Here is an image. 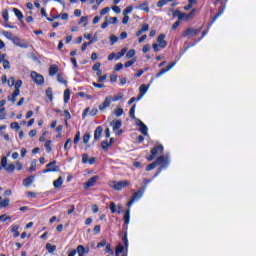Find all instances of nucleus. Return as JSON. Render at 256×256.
Listing matches in <instances>:
<instances>
[{
	"label": "nucleus",
	"instance_id": "1",
	"mask_svg": "<svg viewBox=\"0 0 256 256\" xmlns=\"http://www.w3.org/2000/svg\"><path fill=\"white\" fill-rule=\"evenodd\" d=\"M158 165H161V166L156 172V174L154 175V177H158L161 174V171H163V169H167V167H169V157L167 156L158 157L155 162L149 164L146 167V171H153V169H155V167H157Z\"/></svg>",
	"mask_w": 256,
	"mask_h": 256
},
{
	"label": "nucleus",
	"instance_id": "2",
	"mask_svg": "<svg viewBox=\"0 0 256 256\" xmlns=\"http://www.w3.org/2000/svg\"><path fill=\"white\" fill-rule=\"evenodd\" d=\"M145 189H147V187H144L141 190H139L133 194L132 198L130 199V201L127 204L128 207H131V205H133V203H135L136 201H139V199H141V197H143V195L145 193Z\"/></svg>",
	"mask_w": 256,
	"mask_h": 256
},
{
	"label": "nucleus",
	"instance_id": "3",
	"mask_svg": "<svg viewBox=\"0 0 256 256\" xmlns=\"http://www.w3.org/2000/svg\"><path fill=\"white\" fill-rule=\"evenodd\" d=\"M130 185V182L127 180H122V181H115L112 182L111 187L112 189H115V191H121L122 189H124V187H127Z\"/></svg>",
	"mask_w": 256,
	"mask_h": 256
},
{
	"label": "nucleus",
	"instance_id": "4",
	"mask_svg": "<svg viewBox=\"0 0 256 256\" xmlns=\"http://www.w3.org/2000/svg\"><path fill=\"white\" fill-rule=\"evenodd\" d=\"M30 77L32 79V81H34V83H36V85H43V83H45V78L43 77V75L33 71L30 74Z\"/></svg>",
	"mask_w": 256,
	"mask_h": 256
},
{
	"label": "nucleus",
	"instance_id": "5",
	"mask_svg": "<svg viewBox=\"0 0 256 256\" xmlns=\"http://www.w3.org/2000/svg\"><path fill=\"white\" fill-rule=\"evenodd\" d=\"M58 171H59V166H57V162L52 161L46 165V169H44L42 173H51V172H58Z\"/></svg>",
	"mask_w": 256,
	"mask_h": 256
},
{
	"label": "nucleus",
	"instance_id": "6",
	"mask_svg": "<svg viewBox=\"0 0 256 256\" xmlns=\"http://www.w3.org/2000/svg\"><path fill=\"white\" fill-rule=\"evenodd\" d=\"M2 34L4 35V37H6V39L13 41V43L18 45L19 47H27V45L17 44V41H19V39L17 38V36L13 35V33L9 31H3Z\"/></svg>",
	"mask_w": 256,
	"mask_h": 256
},
{
	"label": "nucleus",
	"instance_id": "7",
	"mask_svg": "<svg viewBox=\"0 0 256 256\" xmlns=\"http://www.w3.org/2000/svg\"><path fill=\"white\" fill-rule=\"evenodd\" d=\"M200 31L201 29L188 28L183 32L182 36L188 38L195 37V35H198Z\"/></svg>",
	"mask_w": 256,
	"mask_h": 256
},
{
	"label": "nucleus",
	"instance_id": "8",
	"mask_svg": "<svg viewBox=\"0 0 256 256\" xmlns=\"http://www.w3.org/2000/svg\"><path fill=\"white\" fill-rule=\"evenodd\" d=\"M136 125H138L139 131L140 133H142V135H149V129L147 128V125L143 123V121H141L140 119H136Z\"/></svg>",
	"mask_w": 256,
	"mask_h": 256
},
{
	"label": "nucleus",
	"instance_id": "9",
	"mask_svg": "<svg viewBox=\"0 0 256 256\" xmlns=\"http://www.w3.org/2000/svg\"><path fill=\"white\" fill-rule=\"evenodd\" d=\"M89 246H83V245H78L76 248V253H78V256H86L89 254Z\"/></svg>",
	"mask_w": 256,
	"mask_h": 256
},
{
	"label": "nucleus",
	"instance_id": "10",
	"mask_svg": "<svg viewBox=\"0 0 256 256\" xmlns=\"http://www.w3.org/2000/svg\"><path fill=\"white\" fill-rule=\"evenodd\" d=\"M175 65H177V62L170 63L167 66V68L160 70L159 73L156 74V78L159 79V77H163V75H165V73H168V71H171V69H173V67H175Z\"/></svg>",
	"mask_w": 256,
	"mask_h": 256
},
{
	"label": "nucleus",
	"instance_id": "11",
	"mask_svg": "<svg viewBox=\"0 0 256 256\" xmlns=\"http://www.w3.org/2000/svg\"><path fill=\"white\" fill-rule=\"evenodd\" d=\"M111 101H112V97L111 96H107L105 98L104 102L99 105V110L100 111H105L107 109V107L111 106Z\"/></svg>",
	"mask_w": 256,
	"mask_h": 256
},
{
	"label": "nucleus",
	"instance_id": "12",
	"mask_svg": "<svg viewBox=\"0 0 256 256\" xmlns=\"http://www.w3.org/2000/svg\"><path fill=\"white\" fill-rule=\"evenodd\" d=\"M157 43L161 49H165L167 47V41H165V34H160L158 36Z\"/></svg>",
	"mask_w": 256,
	"mask_h": 256
},
{
	"label": "nucleus",
	"instance_id": "13",
	"mask_svg": "<svg viewBox=\"0 0 256 256\" xmlns=\"http://www.w3.org/2000/svg\"><path fill=\"white\" fill-rule=\"evenodd\" d=\"M99 179V176H93L91 177L84 185V189H89V187H93V185H95V183H97Z\"/></svg>",
	"mask_w": 256,
	"mask_h": 256
},
{
	"label": "nucleus",
	"instance_id": "14",
	"mask_svg": "<svg viewBox=\"0 0 256 256\" xmlns=\"http://www.w3.org/2000/svg\"><path fill=\"white\" fill-rule=\"evenodd\" d=\"M122 125L123 122L121 120H113L112 122H110V127H112L113 131H119Z\"/></svg>",
	"mask_w": 256,
	"mask_h": 256
},
{
	"label": "nucleus",
	"instance_id": "15",
	"mask_svg": "<svg viewBox=\"0 0 256 256\" xmlns=\"http://www.w3.org/2000/svg\"><path fill=\"white\" fill-rule=\"evenodd\" d=\"M103 135V127L98 126L94 131V141H99Z\"/></svg>",
	"mask_w": 256,
	"mask_h": 256
},
{
	"label": "nucleus",
	"instance_id": "16",
	"mask_svg": "<svg viewBox=\"0 0 256 256\" xmlns=\"http://www.w3.org/2000/svg\"><path fill=\"white\" fill-rule=\"evenodd\" d=\"M159 153H163V145H158L151 149V155H153V157H157Z\"/></svg>",
	"mask_w": 256,
	"mask_h": 256
},
{
	"label": "nucleus",
	"instance_id": "17",
	"mask_svg": "<svg viewBox=\"0 0 256 256\" xmlns=\"http://www.w3.org/2000/svg\"><path fill=\"white\" fill-rule=\"evenodd\" d=\"M136 9H140V11H145V13H149V2L144 1L139 6H136Z\"/></svg>",
	"mask_w": 256,
	"mask_h": 256
},
{
	"label": "nucleus",
	"instance_id": "18",
	"mask_svg": "<svg viewBox=\"0 0 256 256\" xmlns=\"http://www.w3.org/2000/svg\"><path fill=\"white\" fill-rule=\"evenodd\" d=\"M20 93H21L20 90H14L13 94L8 96V101H11V103H15V101H17V97H19Z\"/></svg>",
	"mask_w": 256,
	"mask_h": 256
},
{
	"label": "nucleus",
	"instance_id": "19",
	"mask_svg": "<svg viewBox=\"0 0 256 256\" xmlns=\"http://www.w3.org/2000/svg\"><path fill=\"white\" fill-rule=\"evenodd\" d=\"M53 186L55 187V189H61V187L63 186V177H59L57 180H55L53 182Z\"/></svg>",
	"mask_w": 256,
	"mask_h": 256
},
{
	"label": "nucleus",
	"instance_id": "20",
	"mask_svg": "<svg viewBox=\"0 0 256 256\" xmlns=\"http://www.w3.org/2000/svg\"><path fill=\"white\" fill-rule=\"evenodd\" d=\"M58 71H59V68L57 67V65H51L49 68V75L53 77L57 75Z\"/></svg>",
	"mask_w": 256,
	"mask_h": 256
},
{
	"label": "nucleus",
	"instance_id": "21",
	"mask_svg": "<svg viewBox=\"0 0 256 256\" xmlns=\"http://www.w3.org/2000/svg\"><path fill=\"white\" fill-rule=\"evenodd\" d=\"M13 11H14V13H15L17 19H18L19 21H23V17H24V16H23V12L20 11L19 9H17V8H13Z\"/></svg>",
	"mask_w": 256,
	"mask_h": 256
},
{
	"label": "nucleus",
	"instance_id": "22",
	"mask_svg": "<svg viewBox=\"0 0 256 256\" xmlns=\"http://www.w3.org/2000/svg\"><path fill=\"white\" fill-rule=\"evenodd\" d=\"M223 13H225V6H223L222 9L213 17L211 25H213V23H215V21H217V18L221 17V15H223Z\"/></svg>",
	"mask_w": 256,
	"mask_h": 256
},
{
	"label": "nucleus",
	"instance_id": "23",
	"mask_svg": "<svg viewBox=\"0 0 256 256\" xmlns=\"http://www.w3.org/2000/svg\"><path fill=\"white\" fill-rule=\"evenodd\" d=\"M139 91H140V95L145 96V94L147 93V91H149V86H147V85H145V84H142V85L139 87Z\"/></svg>",
	"mask_w": 256,
	"mask_h": 256
},
{
	"label": "nucleus",
	"instance_id": "24",
	"mask_svg": "<svg viewBox=\"0 0 256 256\" xmlns=\"http://www.w3.org/2000/svg\"><path fill=\"white\" fill-rule=\"evenodd\" d=\"M12 233H14V237H19V225L13 224L11 227Z\"/></svg>",
	"mask_w": 256,
	"mask_h": 256
},
{
	"label": "nucleus",
	"instance_id": "25",
	"mask_svg": "<svg viewBox=\"0 0 256 256\" xmlns=\"http://www.w3.org/2000/svg\"><path fill=\"white\" fill-rule=\"evenodd\" d=\"M125 53H127V48H123L120 52L116 54V61H119L121 57L125 56Z\"/></svg>",
	"mask_w": 256,
	"mask_h": 256
},
{
	"label": "nucleus",
	"instance_id": "26",
	"mask_svg": "<svg viewBox=\"0 0 256 256\" xmlns=\"http://www.w3.org/2000/svg\"><path fill=\"white\" fill-rule=\"evenodd\" d=\"M130 213L131 209L126 210V212L124 213V222L126 225H129Z\"/></svg>",
	"mask_w": 256,
	"mask_h": 256
},
{
	"label": "nucleus",
	"instance_id": "27",
	"mask_svg": "<svg viewBox=\"0 0 256 256\" xmlns=\"http://www.w3.org/2000/svg\"><path fill=\"white\" fill-rule=\"evenodd\" d=\"M135 107H136L135 104L131 107L129 111V116L131 117V119L137 122V117H135Z\"/></svg>",
	"mask_w": 256,
	"mask_h": 256
},
{
	"label": "nucleus",
	"instance_id": "28",
	"mask_svg": "<svg viewBox=\"0 0 256 256\" xmlns=\"http://www.w3.org/2000/svg\"><path fill=\"white\" fill-rule=\"evenodd\" d=\"M70 97H71V92L69 91V89H66L64 91V103H69Z\"/></svg>",
	"mask_w": 256,
	"mask_h": 256
},
{
	"label": "nucleus",
	"instance_id": "29",
	"mask_svg": "<svg viewBox=\"0 0 256 256\" xmlns=\"http://www.w3.org/2000/svg\"><path fill=\"white\" fill-rule=\"evenodd\" d=\"M37 170V159L32 160L29 171L33 173V171Z\"/></svg>",
	"mask_w": 256,
	"mask_h": 256
},
{
	"label": "nucleus",
	"instance_id": "30",
	"mask_svg": "<svg viewBox=\"0 0 256 256\" xmlns=\"http://www.w3.org/2000/svg\"><path fill=\"white\" fill-rule=\"evenodd\" d=\"M46 249L49 253H54L57 250V246L48 243L46 244Z\"/></svg>",
	"mask_w": 256,
	"mask_h": 256
},
{
	"label": "nucleus",
	"instance_id": "31",
	"mask_svg": "<svg viewBox=\"0 0 256 256\" xmlns=\"http://www.w3.org/2000/svg\"><path fill=\"white\" fill-rule=\"evenodd\" d=\"M32 183H33V178L31 177L25 178L23 180L24 187H29V185H31Z\"/></svg>",
	"mask_w": 256,
	"mask_h": 256
},
{
	"label": "nucleus",
	"instance_id": "32",
	"mask_svg": "<svg viewBox=\"0 0 256 256\" xmlns=\"http://www.w3.org/2000/svg\"><path fill=\"white\" fill-rule=\"evenodd\" d=\"M101 146H102L103 151H107L109 149V147H111V143H109L107 140H105V141H102Z\"/></svg>",
	"mask_w": 256,
	"mask_h": 256
},
{
	"label": "nucleus",
	"instance_id": "33",
	"mask_svg": "<svg viewBox=\"0 0 256 256\" xmlns=\"http://www.w3.org/2000/svg\"><path fill=\"white\" fill-rule=\"evenodd\" d=\"M4 169L5 171H8V173H13V171H15V165L7 164V166Z\"/></svg>",
	"mask_w": 256,
	"mask_h": 256
},
{
	"label": "nucleus",
	"instance_id": "34",
	"mask_svg": "<svg viewBox=\"0 0 256 256\" xmlns=\"http://www.w3.org/2000/svg\"><path fill=\"white\" fill-rule=\"evenodd\" d=\"M71 138L67 139L66 143L64 144V151H69L71 149Z\"/></svg>",
	"mask_w": 256,
	"mask_h": 256
},
{
	"label": "nucleus",
	"instance_id": "35",
	"mask_svg": "<svg viewBox=\"0 0 256 256\" xmlns=\"http://www.w3.org/2000/svg\"><path fill=\"white\" fill-rule=\"evenodd\" d=\"M133 57H135V50L134 49H131L127 52L126 54V58L127 59H133Z\"/></svg>",
	"mask_w": 256,
	"mask_h": 256
},
{
	"label": "nucleus",
	"instance_id": "36",
	"mask_svg": "<svg viewBox=\"0 0 256 256\" xmlns=\"http://www.w3.org/2000/svg\"><path fill=\"white\" fill-rule=\"evenodd\" d=\"M46 95H47L48 99H50V101H53V89L48 88L46 90Z\"/></svg>",
	"mask_w": 256,
	"mask_h": 256
},
{
	"label": "nucleus",
	"instance_id": "37",
	"mask_svg": "<svg viewBox=\"0 0 256 256\" xmlns=\"http://www.w3.org/2000/svg\"><path fill=\"white\" fill-rule=\"evenodd\" d=\"M22 85H23V81H21V80H17L16 82H14L15 90L19 91V89H21Z\"/></svg>",
	"mask_w": 256,
	"mask_h": 256
},
{
	"label": "nucleus",
	"instance_id": "38",
	"mask_svg": "<svg viewBox=\"0 0 256 256\" xmlns=\"http://www.w3.org/2000/svg\"><path fill=\"white\" fill-rule=\"evenodd\" d=\"M2 17H3L4 21H5V23H7V21H9V11L3 10Z\"/></svg>",
	"mask_w": 256,
	"mask_h": 256
},
{
	"label": "nucleus",
	"instance_id": "39",
	"mask_svg": "<svg viewBox=\"0 0 256 256\" xmlns=\"http://www.w3.org/2000/svg\"><path fill=\"white\" fill-rule=\"evenodd\" d=\"M91 139V134L90 133H86L83 136V143H85V145H87V143H89V140Z\"/></svg>",
	"mask_w": 256,
	"mask_h": 256
},
{
	"label": "nucleus",
	"instance_id": "40",
	"mask_svg": "<svg viewBox=\"0 0 256 256\" xmlns=\"http://www.w3.org/2000/svg\"><path fill=\"white\" fill-rule=\"evenodd\" d=\"M47 153H51V140H47L44 145Z\"/></svg>",
	"mask_w": 256,
	"mask_h": 256
},
{
	"label": "nucleus",
	"instance_id": "41",
	"mask_svg": "<svg viewBox=\"0 0 256 256\" xmlns=\"http://www.w3.org/2000/svg\"><path fill=\"white\" fill-rule=\"evenodd\" d=\"M0 207L3 209V207H9V199L1 200Z\"/></svg>",
	"mask_w": 256,
	"mask_h": 256
},
{
	"label": "nucleus",
	"instance_id": "42",
	"mask_svg": "<svg viewBox=\"0 0 256 256\" xmlns=\"http://www.w3.org/2000/svg\"><path fill=\"white\" fill-rule=\"evenodd\" d=\"M173 0H164V1H158L157 7H164V5H167V3H171Z\"/></svg>",
	"mask_w": 256,
	"mask_h": 256
},
{
	"label": "nucleus",
	"instance_id": "43",
	"mask_svg": "<svg viewBox=\"0 0 256 256\" xmlns=\"http://www.w3.org/2000/svg\"><path fill=\"white\" fill-rule=\"evenodd\" d=\"M110 211L111 213H117V205L115 204V202L110 203Z\"/></svg>",
	"mask_w": 256,
	"mask_h": 256
},
{
	"label": "nucleus",
	"instance_id": "44",
	"mask_svg": "<svg viewBox=\"0 0 256 256\" xmlns=\"http://www.w3.org/2000/svg\"><path fill=\"white\" fill-rule=\"evenodd\" d=\"M108 23L112 24V25H117L119 23V20L117 19V17H111L108 20Z\"/></svg>",
	"mask_w": 256,
	"mask_h": 256
},
{
	"label": "nucleus",
	"instance_id": "45",
	"mask_svg": "<svg viewBox=\"0 0 256 256\" xmlns=\"http://www.w3.org/2000/svg\"><path fill=\"white\" fill-rule=\"evenodd\" d=\"M80 140H81V132L78 131L74 137V144L77 145V143H79Z\"/></svg>",
	"mask_w": 256,
	"mask_h": 256
},
{
	"label": "nucleus",
	"instance_id": "46",
	"mask_svg": "<svg viewBox=\"0 0 256 256\" xmlns=\"http://www.w3.org/2000/svg\"><path fill=\"white\" fill-rule=\"evenodd\" d=\"M2 65L4 69H11V64L9 63V60H3Z\"/></svg>",
	"mask_w": 256,
	"mask_h": 256
},
{
	"label": "nucleus",
	"instance_id": "47",
	"mask_svg": "<svg viewBox=\"0 0 256 256\" xmlns=\"http://www.w3.org/2000/svg\"><path fill=\"white\" fill-rule=\"evenodd\" d=\"M10 127L11 129H16V131H19V129H21V126H19V123L17 122H12Z\"/></svg>",
	"mask_w": 256,
	"mask_h": 256
},
{
	"label": "nucleus",
	"instance_id": "48",
	"mask_svg": "<svg viewBox=\"0 0 256 256\" xmlns=\"http://www.w3.org/2000/svg\"><path fill=\"white\" fill-rule=\"evenodd\" d=\"M89 155L88 154H83L82 155V163L83 164H87V163H89Z\"/></svg>",
	"mask_w": 256,
	"mask_h": 256
},
{
	"label": "nucleus",
	"instance_id": "49",
	"mask_svg": "<svg viewBox=\"0 0 256 256\" xmlns=\"http://www.w3.org/2000/svg\"><path fill=\"white\" fill-rule=\"evenodd\" d=\"M111 45H115L119 41V38L115 35L110 36Z\"/></svg>",
	"mask_w": 256,
	"mask_h": 256
},
{
	"label": "nucleus",
	"instance_id": "50",
	"mask_svg": "<svg viewBox=\"0 0 256 256\" xmlns=\"http://www.w3.org/2000/svg\"><path fill=\"white\" fill-rule=\"evenodd\" d=\"M114 114L116 115V117H121V115H123V109L122 108H117L114 111Z\"/></svg>",
	"mask_w": 256,
	"mask_h": 256
},
{
	"label": "nucleus",
	"instance_id": "51",
	"mask_svg": "<svg viewBox=\"0 0 256 256\" xmlns=\"http://www.w3.org/2000/svg\"><path fill=\"white\" fill-rule=\"evenodd\" d=\"M57 81H58L59 83L67 84V81H65V78H63V75H61V74H58V75H57Z\"/></svg>",
	"mask_w": 256,
	"mask_h": 256
},
{
	"label": "nucleus",
	"instance_id": "52",
	"mask_svg": "<svg viewBox=\"0 0 256 256\" xmlns=\"http://www.w3.org/2000/svg\"><path fill=\"white\" fill-rule=\"evenodd\" d=\"M121 99H123V94L120 93L113 96L112 101H121Z\"/></svg>",
	"mask_w": 256,
	"mask_h": 256
},
{
	"label": "nucleus",
	"instance_id": "53",
	"mask_svg": "<svg viewBox=\"0 0 256 256\" xmlns=\"http://www.w3.org/2000/svg\"><path fill=\"white\" fill-rule=\"evenodd\" d=\"M7 83H8V86H9V87H13V85H15V78H14V77H10V78L7 80Z\"/></svg>",
	"mask_w": 256,
	"mask_h": 256
},
{
	"label": "nucleus",
	"instance_id": "54",
	"mask_svg": "<svg viewBox=\"0 0 256 256\" xmlns=\"http://www.w3.org/2000/svg\"><path fill=\"white\" fill-rule=\"evenodd\" d=\"M106 253H109L111 255L114 254L113 249L111 248V244H107L105 248Z\"/></svg>",
	"mask_w": 256,
	"mask_h": 256
},
{
	"label": "nucleus",
	"instance_id": "55",
	"mask_svg": "<svg viewBox=\"0 0 256 256\" xmlns=\"http://www.w3.org/2000/svg\"><path fill=\"white\" fill-rule=\"evenodd\" d=\"M175 14L178 15V19H180V20H183V19H185V17H187V15L185 13H181L179 11H176Z\"/></svg>",
	"mask_w": 256,
	"mask_h": 256
},
{
	"label": "nucleus",
	"instance_id": "56",
	"mask_svg": "<svg viewBox=\"0 0 256 256\" xmlns=\"http://www.w3.org/2000/svg\"><path fill=\"white\" fill-rule=\"evenodd\" d=\"M136 61H137V59L130 60L125 63L124 67H132V65H135Z\"/></svg>",
	"mask_w": 256,
	"mask_h": 256
},
{
	"label": "nucleus",
	"instance_id": "57",
	"mask_svg": "<svg viewBox=\"0 0 256 256\" xmlns=\"http://www.w3.org/2000/svg\"><path fill=\"white\" fill-rule=\"evenodd\" d=\"M133 11V6H128L124 12L123 15H129V13H131Z\"/></svg>",
	"mask_w": 256,
	"mask_h": 256
},
{
	"label": "nucleus",
	"instance_id": "58",
	"mask_svg": "<svg viewBox=\"0 0 256 256\" xmlns=\"http://www.w3.org/2000/svg\"><path fill=\"white\" fill-rule=\"evenodd\" d=\"M0 221H3V222H5V221H11V217L10 216H7V215H1L0 216Z\"/></svg>",
	"mask_w": 256,
	"mask_h": 256
},
{
	"label": "nucleus",
	"instance_id": "59",
	"mask_svg": "<svg viewBox=\"0 0 256 256\" xmlns=\"http://www.w3.org/2000/svg\"><path fill=\"white\" fill-rule=\"evenodd\" d=\"M7 157H3L1 159V167H3V169H5V167H7Z\"/></svg>",
	"mask_w": 256,
	"mask_h": 256
},
{
	"label": "nucleus",
	"instance_id": "60",
	"mask_svg": "<svg viewBox=\"0 0 256 256\" xmlns=\"http://www.w3.org/2000/svg\"><path fill=\"white\" fill-rule=\"evenodd\" d=\"M142 33H146V31H149V24H143L142 28L140 29Z\"/></svg>",
	"mask_w": 256,
	"mask_h": 256
},
{
	"label": "nucleus",
	"instance_id": "61",
	"mask_svg": "<svg viewBox=\"0 0 256 256\" xmlns=\"http://www.w3.org/2000/svg\"><path fill=\"white\" fill-rule=\"evenodd\" d=\"M5 119V108L0 109V121H3Z\"/></svg>",
	"mask_w": 256,
	"mask_h": 256
},
{
	"label": "nucleus",
	"instance_id": "62",
	"mask_svg": "<svg viewBox=\"0 0 256 256\" xmlns=\"http://www.w3.org/2000/svg\"><path fill=\"white\" fill-rule=\"evenodd\" d=\"M109 11H111V8L106 7V8H104V9L101 10L100 15H107V13H108Z\"/></svg>",
	"mask_w": 256,
	"mask_h": 256
},
{
	"label": "nucleus",
	"instance_id": "63",
	"mask_svg": "<svg viewBox=\"0 0 256 256\" xmlns=\"http://www.w3.org/2000/svg\"><path fill=\"white\" fill-rule=\"evenodd\" d=\"M64 116L66 118L65 123L67 125V120L71 119V113H69L67 110L64 111Z\"/></svg>",
	"mask_w": 256,
	"mask_h": 256
},
{
	"label": "nucleus",
	"instance_id": "64",
	"mask_svg": "<svg viewBox=\"0 0 256 256\" xmlns=\"http://www.w3.org/2000/svg\"><path fill=\"white\" fill-rule=\"evenodd\" d=\"M121 69H123V64L122 63H118L115 65V71H121Z\"/></svg>",
	"mask_w": 256,
	"mask_h": 256
}]
</instances>
